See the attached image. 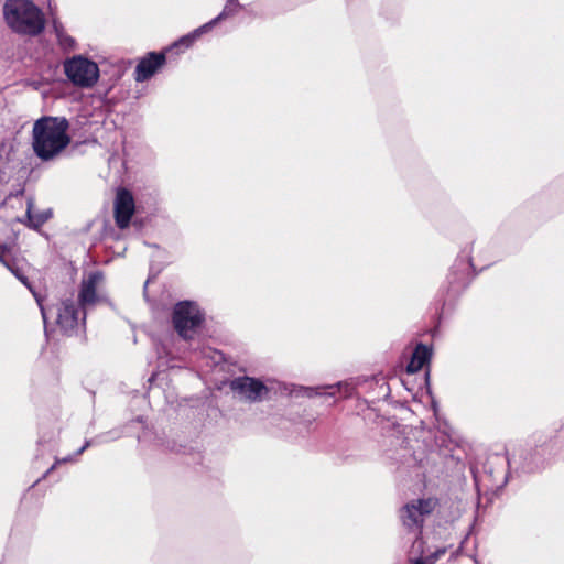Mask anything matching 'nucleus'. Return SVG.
<instances>
[{
    "mask_svg": "<svg viewBox=\"0 0 564 564\" xmlns=\"http://www.w3.org/2000/svg\"><path fill=\"white\" fill-rule=\"evenodd\" d=\"M165 62L164 54L150 53L143 58L135 68V80L143 82L149 79L159 67Z\"/></svg>",
    "mask_w": 564,
    "mask_h": 564,
    "instance_id": "nucleus-9",
    "label": "nucleus"
},
{
    "mask_svg": "<svg viewBox=\"0 0 564 564\" xmlns=\"http://www.w3.org/2000/svg\"><path fill=\"white\" fill-rule=\"evenodd\" d=\"M113 207L117 226L120 229L127 228L135 209L132 194L128 189L120 188L117 192Z\"/></svg>",
    "mask_w": 564,
    "mask_h": 564,
    "instance_id": "nucleus-7",
    "label": "nucleus"
},
{
    "mask_svg": "<svg viewBox=\"0 0 564 564\" xmlns=\"http://www.w3.org/2000/svg\"><path fill=\"white\" fill-rule=\"evenodd\" d=\"M0 261H1V262H2L7 268H9V269H10V270H11V271H12V272H13V273H14V274H15V275H17V276H18V278H19V279H20L24 284H25V285H26V281H25L22 276H20V275H19V274H18V273H17V272H15V271H14V270L9 265V263L4 260V258H3V256H2V254H0Z\"/></svg>",
    "mask_w": 564,
    "mask_h": 564,
    "instance_id": "nucleus-16",
    "label": "nucleus"
},
{
    "mask_svg": "<svg viewBox=\"0 0 564 564\" xmlns=\"http://www.w3.org/2000/svg\"><path fill=\"white\" fill-rule=\"evenodd\" d=\"M234 3V0H228L227 6L225 7L224 11L212 22L208 24H205L202 29L197 30L193 35L185 36L181 40V43L189 46L193 40L199 35L203 31L207 30L212 24H215L217 21L221 20L223 18L229 15L234 10L231 9V6Z\"/></svg>",
    "mask_w": 564,
    "mask_h": 564,
    "instance_id": "nucleus-12",
    "label": "nucleus"
},
{
    "mask_svg": "<svg viewBox=\"0 0 564 564\" xmlns=\"http://www.w3.org/2000/svg\"><path fill=\"white\" fill-rule=\"evenodd\" d=\"M89 445V443H86L79 451H78V454H82L85 448Z\"/></svg>",
    "mask_w": 564,
    "mask_h": 564,
    "instance_id": "nucleus-19",
    "label": "nucleus"
},
{
    "mask_svg": "<svg viewBox=\"0 0 564 564\" xmlns=\"http://www.w3.org/2000/svg\"><path fill=\"white\" fill-rule=\"evenodd\" d=\"M79 321H85V313L72 300L63 301L57 310V324L67 332L77 327Z\"/></svg>",
    "mask_w": 564,
    "mask_h": 564,
    "instance_id": "nucleus-8",
    "label": "nucleus"
},
{
    "mask_svg": "<svg viewBox=\"0 0 564 564\" xmlns=\"http://www.w3.org/2000/svg\"><path fill=\"white\" fill-rule=\"evenodd\" d=\"M26 214L31 225L34 228L42 226L51 217V212H46L43 214H33L31 204H29L28 206Z\"/></svg>",
    "mask_w": 564,
    "mask_h": 564,
    "instance_id": "nucleus-13",
    "label": "nucleus"
},
{
    "mask_svg": "<svg viewBox=\"0 0 564 564\" xmlns=\"http://www.w3.org/2000/svg\"><path fill=\"white\" fill-rule=\"evenodd\" d=\"M64 68L69 80L80 87L93 86L99 76L97 64L82 56L67 61Z\"/></svg>",
    "mask_w": 564,
    "mask_h": 564,
    "instance_id": "nucleus-4",
    "label": "nucleus"
},
{
    "mask_svg": "<svg viewBox=\"0 0 564 564\" xmlns=\"http://www.w3.org/2000/svg\"><path fill=\"white\" fill-rule=\"evenodd\" d=\"M3 17L12 31L25 35L40 34L45 24L42 11L30 0H7Z\"/></svg>",
    "mask_w": 564,
    "mask_h": 564,
    "instance_id": "nucleus-2",
    "label": "nucleus"
},
{
    "mask_svg": "<svg viewBox=\"0 0 564 564\" xmlns=\"http://www.w3.org/2000/svg\"><path fill=\"white\" fill-rule=\"evenodd\" d=\"M230 388L241 399L256 402L268 393L267 387L259 380L250 377L236 378L230 382Z\"/></svg>",
    "mask_w": 564,
    "mask_h": 564,
    "instance_id": "nucleus-6",
    "label": "nucleus"
},
{
    "mask_svg": "<svg viewBox=\"0 0 564 564\" xmlns=\"http://www.w3.org/2000/svg\"><path fill=\"white\" fill-rule=\"evenodd\" d=\"M436 507L437 500L435 498L412 500L401 509L400 518L404 527L410 530L420 531L425 518L429 517Z\"/></svg>",
    "mask_w": 564,
    "mask_h": 564,
    "instance_id": "nucleus-3",
    "label": "nucleus"
},
{
    "mask_svg": "<svg viewBox=\"0 0 564 564\" xmlns=\"http://www.w3.org/2000/svg\"><path fill=\"white\" fill-rule=\"evenodd\" d=\"M327 389L330 391L328 392L329 395H335L337 392L344 393L346 397L351 394L352 387L349 383H343L338 382L334 386H328Z\"/></svg>",
    "mask_w": 564,
    "mask_h": 564,
    "instance_id": "nucleus-14",
    "label": "nucleus"
},
{
    "mask_svg": "<svg viewBox=\"0 0 564 564\" xmlns=\"http://www.w3.org/2000/svg\"><path fill=\"white\" fill-rule=\"evenodd\" d=\"M202 319L203 316L195 303L181 302L176 304L173 313V324L183 338H191V333L199 326Z\"/></svg>",
    "mask_w": 564,
    "mask_h": 564,
    "instance_id": "nucleus-5",
    "label": "nucleus"
},
{
    "mask_svg": "<svg viewBox=\"0 0 564 564\" xmlns=\"http://www.w3.org/2000/svg\"><path fill=\"white\" fill-rule=\"evenodd\" d=\"M41 311H42V316L45 319V312H44L43 307H41Z\"/></svg>",
    "mask_w": 564,
    "mask_h": 564,
    "instance_id": "nucleus-21",
    "label": "nucleus"
},
{
    "mask_svg": "<svg viewBox=\"0 0 564 564\" xmlns=\"http://www.w3.org/2000/svg\"><path fill=\"white\" fill-rule=\"evenodd\" d=\"M55 29H56V32H57V34H58V36H59V39H61V42H62L63 44H65V45H72V44H73V40H72L70 37H68V36L63 37V36L59 34V31H58L57 26H55Z\"/></svg>",
    "mask_w": 564,
    "mask_h": 564,
    "instance_id": "nucleus-17",
    "label": "nucleus"
},
{
    "mask_svg": "<svg viewBox=\"0 0 564 564\" xmlns=\"http://www.w3.org/2000/svg\"><path fill=\"white\" fill-rule=\"evenodd\" d=\"M430 355L431 352L426 346L419 345L413 351L412 358L406 366V371L409 373H415L420 371L429 360Z\"/></svg>",
    "mask_w": 564,
    "mask_h": 564,
    "instance_id": "nucleus-11",
    "label": "nucleus"
},
{
    "mask_svg": "<svg viewBox=\"0 0 564 564\" xmlns=\"http://www.w3.org/2000/svg\"><path fill=\"white\" fill-rule=\"evenodd\" d=\"M316 389H313V388H307L306 391H307V395L308 397H312L314 394H321L319 392H316L315 391Z\"/></svg>",
    "mask_w": 564,
    "mask_h": 564,
    "instance_id": "nucleus-18",
    "label": "nucleus"
},
{
    "mask_svg": "<svg viewBox=\"0 0 564 564\" xmlns=\"http://www.w3.org/2000/svg\"><path fill=\"white\" fill-rule=\"evenodd\" d=\"M414 564H432V563H427L426 561L419 560Z\"/></svg>",
    "mask_w": 564,
    "mask_h": 564,
    "instance_id": "nucleus-20",
    "label": "nucleus"
},
{
    "mask_svg": "<svg viewBox=\"0 0 564 564\" xmlns=\"http://www.w3.org/2000/svg\"><path fill=\"white\" fill-rule=\"evenodd\" d=\"M69 124L65 118L43 117L35 121L32 130V147L42 160L57 156L70 142Z\"/></svg>",
    "mask_w": 564,
    "mask_h": 564,
    "instance_id": "nucleus-1",
    "label": "nucleus"
},
{
    "mask_svg": "<svg viewBox=\"0 0 564 564\" xmlns=\"http://www.w3.org/2000/svg\"><path fill=\"white\" fill-rule=\"evenodd\" d=\"M101 281L102 274L100 272L90 273L87 279L83 280L78 296L82 306L94 304L96 302V289Z\"/></svg>",
    "mask_w": 564,
    "mask_h": 564,
    "instance_id": "nucleus-10",
    "label": "nucleus"
},
{
    "mask_svg": "<svg viewBox=\"0 0 564 564\" xmlns=\"http://www.w3.org/2000/svg\"><path fill=\"white\" fill-rule=\"evenodd\" d=\"M446 552V549H438L435 551L427 560H425L427 563L434 564L441 556H443Z\"/></svg>",
    "mask_w": 564,
    "mask_h": 564,
    "instance_id": "nucleus-15",
    "label": "nucleus"
}]
</instances>
